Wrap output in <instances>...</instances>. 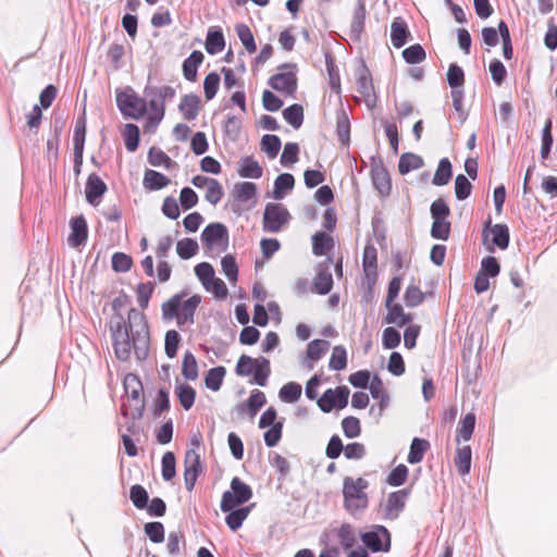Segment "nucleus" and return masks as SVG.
Returning <instances> with one entry per match:
<instances>
[{"instance_id":"30","label":"nucleus","mask_w":557,"mask_h":557,"mask_svg":"<svg viewBox=\"0 0 557 557\" xmlns=\"http://www.w3.org/2000/svg\"><path fill=\"white\" fill-rule=\"evenodd\" d=\"M453 176L451 163L448 158L440 160L437 169L432 180V184L435 186L447 185Z\"/></svg>"},{"instance_id":"41","label":"nucleus","mask_w":557,"mask_h":557,"mask_svg":"<svg viewBox=\"0 0 557 557\" xmlns=\"http://www.w3.org/2000/svg\"><path fill=\"white\" fill-rule=\"evenodd\" d=\"M284 120L292 125L295 129H298L304 122V108L298 103H294L283 111Z\"/></svg>"},{"instance_id":"37","label":"nucleus","mask_w":557,"mask_h":557,"mask_svg":"<svg viewBox=\"0 0 557 557\" xmlns=\"http://www.w3.org/2000/svg\"><path fill=\"white\" fill-rule=\"evenodd\" d=\"M336 133L343 145H348L350 140V121L345 110H341L336 116Z\"/></svg>"},{"instance_id":"17","label":"nucleus","mask_w":557,"mask_h":557,"mask_svg":"<svg viewBox=\"0 0 557 557\" xmlns=\"http://www.w3.org/2000/svg\"><path fill=\"white\" fill-rule=\"evenodd\" d=\"M268 84L276 91L293 96L297 90V77L294 72L277 73L272 75Z\"/></svg>"},{"instance_id":"60","label":"nucleus","mask_w":557,"mask_h":557,"mask_svg":"<svg viewBox=\"0 0 557 557\" xmlns=\"http://www.w3.org/2000/svg\"><path fill=\"white\" fill-rule=\"evenodd\" d=\"M181 343V335L175 330H169L165 333L164 350L169 358H174L177 354L178 345Z\"/></svg>"},{"instance_id":"1","label":"nucleus","mask_w":557,"mask_h":557,"mask_svg":"<svg viewBox=\"0 0 557 557\" xmlns=\"http://www.w3.org/2000/svg\"><path fill=\"white\" fill-rule=\"evenodd\" d=\"M128 301L127 295H120L112 301V309L115 313L109 327L114 355L120 361H127L134 350L136 359L143 361L149 354V326L145 314L136 308H131L127 320L124 319L120 311Z\"/></svg>"},{"instance_id":"43","label":"nucleus","mask_w":557,"mask_h":557,"mask_svg":"<svg viewBox=\"0 0 557 557\" xmlns=\"http://www.w3.org/2000/svg\"><path fill=\"white\" fill-rule=\"evenodd\" d=\"M492 242L499 249H506L509 245L510 235L506 224H495L491 227Z\"/></svg>"},{"instance_id":"62","label":"nucleus","mask_w":557,"mask_h":557,"mask_svg":"<svg viewBox=\"0 0 557 557\" xmlns=\"http://www.w3.org/2000/svg\"><path fill=\"white\" fill-rule=\"evenodd\" d=\"M175 455L166 451L162 457V478L164 481H171L176 474Z\"/></svg>"},{"instance_id":"22","label":"nucleus","mask_w":557,"mask_h":557,"mask_svg":"<svg viewBox=\"0 0 557 557\" xmlns=\"http://www.w3.org/2000/svg\"><path fill=\"white\" fill-rule=\"evenodd\" d=\"M330 342L325 339H313L308 344L307 347V358L308 361H304V366L312 370L313 369V362L320 360L330 349Z\"/></svg>"},{"instance_id":"32","label":"nucleus","mask_w":557,"mask_h":557,"mask_svg":"<svg viewBox=\"0 0 557 557\" xmlns=\"http://www.w3.org/2000/svg\"><path fill=\"white\" fill-rule=\"evenodd\" d=\"M455 466L460 475H466L471 469V447L466 445L456 450Z\"/></svg>"},{"instance_id":"49","label":"nucleus","mask_w":557,"mask_h":557,"mask_svg":"<svg viewBox=\"0 0 557 557\" xmlns=\"http://www.w3.org/2000/svg\"><path fill=\"white\" fill-rule=\"evenodd\" d=\"M447 82L451 87V90H462L461 87L465 84V73L456 63H451L448 67Z\"/></svg>"},{"instance_id":"24","label":"nucleus","mask_w":557,"mask_h":557,"mask_svg":"<svg viewBox=\"0 0 557 557\" xmlns=\"http://www.w3.org/2000/svg\"><path fill=\"white\" fill-rule=\"evenodd\" d=\"M205 57L201 51H193L183 62V75L186 81L195 82L197 78L198 66L202 63Z\"/></svg>"},{"instance_id":"63","label":"nucleus","mask_w":557,"mask_h":557,"mask_svg":"<svg viewBox=\"0 0 557 557\" xmlns=\"http://www.w3.org/2000/svg\"><path fill=\"white\" fill-rule=\"evenodd\" d=\"M472 190V184L470 181L463 175L459 174L455 180V194L458 200L467 199Z\"/></svg>"},{"instance_id":"3","label":"nucleus","mask_w":557,"mask_h":557,"mask_svg":"<svg viewBox=\"0 0 557 557\" xmlns=\"http://www.w3.org/2000/svg\"><path fill=\"white\" fill-rule=\"evenodd\" d=\"M235 372L238 376H248L253 373L251 383L265 386L271 374L270 361L263 357L251 358L250 356L242 355L237 361Z\"/></svg>"},{"instance_id":"12","label":"nucleus","mask_w":557,"mask_h":557,"mask_svg":"<svg viewBox=\"0 0 557 557\" xmlns=\"http://www.w3.org/2000/svg\"><path fill=\"white\" fill-rule=\"evenodd\" d=\"M409 495V488H403L388 494L385 503L381 505L383 519L396 520L405 509Z\"/></svg>"},{"instance_id":"7","label":"nucleus","mask_w":557,"mask_h":557,"mask_svg":"<svg viewBox=\"0 0 557 557\" xmlns=\"http://www.w3.org/2000/svg\"><path fill=\"white\" fill-rule=\"evenodd\" d=\"M116 104L124 116L135 120H138L141 116H144L147 111L146 98L139 97L134 91L116 92Z\"/></svg>"},{"instance_id":"45","label":"nucleus","mask_w":557,"mask_h":557,"mask_svg":"<svg viewBox=\"0 0 557 557\" xmlns=\"http://www.w3.org/2000/svg\"><path fill=\"white\" fill-rule=\"evenodd\" d=\"M182 374L186 380L195 381L198 377V363L190 351H186L182 362Z\"/></svg>"},{"instance_id":"55","label":"nucleus","mask_w":557,"mask_h":557,"mask_svg":"<svg viewBox=\"0 0 557 557\" xmlns=\"http://www.w3.org/2000/svg\"><path fill=\"white\" fill-rule=\"evenodd\" d=\"M195 274L201 282L202 286L210 290V281L214 277V269L208 262H201L195 267Z\"/></svg>"},{"instance_id":"53","label":"nucleus","mask_w":557,"mask_h":557,"mask_svg":"<svg viewBox=\"0 0 557 557\" xmlns=\"http://www.w3.org/2000/svg\"><path fill=\"white\" fill-rule=\"evenodd\" d=\"M403 58L409 64H419L425 60L426 54L420 44H414L403 51Z\"/></svg>"},{"instance_id":"38","label":"nucleus","mask_w":557,"mask_h":557,"mask_svg":"<svg viewBox=\"0 0 557 557\" xmlns=\"http://www.w3.org/2000/svg\"><path fill=\"white\" fill-rule=\"evenodd\" d=\"M250 508H251L250 506H247V507H242V508H237V509L234 508L231 511H227L228 515L225 517V522H226L227 527L232 531L238 530L243 525V522L249 516Z\"/></svg>"},{"instance_id":"57","label":"nucleus","mask_w":557,"mask_h":557,"mask_svg":"<svg viewBox=\"0 0 557 557\" xmlns=\"http://www.w3.org/2000/svg\"><path fill=\"white\" fill-rule=\"evenodd\" d=\"M257 194V186L251 182H243L235 185V197L240 202H246Z\"/></svg>"},{"instance_id":"14","label":"nucleus","mask_w":557,"mask_h":557,"mask_svg":"<svg viewBox=\"0 0 557 557\" xmlns=\"http://www.w3.org/2000/svg\"><path fill=\"white\" fill-rule=\"evenodd\" d=\"M184 483L187 491L191 492L197 482L200 469V456L195 449H188L184 460Z\"/></svg>"},{"instance_id":"19","label":"nucleus","mask_w":557,"mask_h":557,"mask_svg":"<svg viewBox=\"0 0 557 557\" xmlns=\"http://www.w3.org/2000/svg\"><path fill=\"white\" fill-rule=\"evenodd\" d=\"M71 233L69 235V245L77 248L85 244L88 236V226L86 219L83 215L71 219L70 221Z\"/></svg>"},{"instance_id":"5","label":"nucleus","mask_w":557,"mask_h":557,"mask_svg":"<svg viewBox=\"0 0 557 557\" xmlns=\"http://www.w3.org/2000/svg\"><path fill=\"white\" fill-rule=\"evenodd\" d=\"M430 213L433 220L431 226V236L434 239L447 240L450 235L451 224L448 221L450 215V209L446 201L442 198H437L431 203Z\"/></svg>"},{"instance_id":"36","label":"nucleus","mask_w":557,"mask_h":557,"mask_svg":"<svg viewBox=\"0 0 557 557\" xmlns=\"http://www.w3.org/2000/svg\"><path fill=\"white\" fill-rule=\"evenodd\" d=\"M430 447V443L426 440L414 437L411 442L407 461L411 465L419 463L422 461L424 453Z\"/></svg>"},{"instance_id":"18","label":"nucleus","mask_w":557,"mask_h":557,"mask_svg":"<svg viewBox=\"0 0 557 557\" xmlns=\"http://www.w3.org/2000/svg\"><path fill=\"white\" fill-rule=\"evenodd\" d=\"M108 187L106 183L96 173H91L87 177L85 195L86 200L91 206H98L100 198L104 195Z\"/></svg>"},{"instance_id":"9","label":"nucleus","mask_w":557,"mask_h":557,"mask_svg":"<svg viewBox=\"0 0 557 557\" xmlns=\"http://www.w3.org/2000/svg\"><path fill=\"white\" fill-rule=\"evenodd\" d=\"M362 543L373 553L391 549V533L383 525H373L370 531L360 535Z\"/></svg>"},{"instance_id":"21","label":"nucleus","mask_w":557,"mask_h":557,"mask_svg":"<svg viewBox=\"0 0 557 557\" xmlns=\"http://www.w3.org/2000/svg\"><path fill=\"white\" fill-rule=\"evenodd\" d=\"M201 108V99L196 94L184 95L178 104V110L187 121L195 120Z\"/></svg>"},{"instance_id":"26","label":"nucleus","mask_w":557,"mask_h":557,"mask_svg":"<svg viewBox=\"0 0 557 557\" xmlns=\"http://www.w3.org/2000/svg\"><path fill=\"white\" fill-rule=\"evenodd\" d=\"M386 308L388 309V313L384 319L386 323L401 327L412 321L411 314L405 313L399 304L392 302L391 306H386Z\"/></svg>"},{"instance_id":"64","label":"nucleus","mask_w":557,"mask_h":557,"mask_svg":"<svg viewBox=\"0 0 557 557\" xmlns=\"http://www.w3.org/2000/svg\"><path fill=\"white\" fill-rule=\"evenodd\" d=\"M404 300L407 307L414 308L424 300V295L416 285H409L404 294Z\"/></svg>"},{"instance_id":"27","label":"nucleus","mask_w":557,"mask_h":557,"mask_svg":"<svg viewBox=\"0 0 557 557\" xmlns=\"http://www.w3.org/2000/svg\"><path fill=\"white\" fill-rule=\"evenodd\" d=\"M367 10L364 0H358L354 10L352 20L350 23V33L354 37L358 38L364 28Z\"/></svg>"},{"instance_id":"54","label":"nucleus","mask_w":557,"mask_h":557,"mask_svg":"<svg viewBox=\"0 0 557 557\" xmlns=\"http://www.w3.org/2000/svg\"><path fill=\"white\" fill-rule=\"evenodd\" d=\"M129 498L133 505L138 509H144L148 506L149 495L144 486L135 484L129 490Z\"/></svg>"},{"instance_id":"39","label":"nucleus","mask_w":557,"mask_h":557,"mask_svg":"<svg viewBox=\"0 0 557 557\" xmlns=\"http://www.w3.org/2000/svg\"><path fill=\"white\" fill-rule=\"evenodd\" d=\"M226 370L224 367L219 366L210 369L205 376L206 387L216 392L221 388Z\"/></svg>"},{"instance_id":"2","label":"nucleus","mask_w":557,"mask_h":557,"mask_svg":"<svg viewBox=\"0 0 557 557\" xmlns=\"http://www.w3.org/2000/svg\"><path fill=\"white\" fill-rule=\"evenodd\" d=\"M175 89L171 86H153L147 85L144 89V95L147 100V106L151 111L148 117V123L157 126L164 117L166 100H172L175 97Z\"/></svg>"},{"instance_id":"8","label":"nucleus","mask_w":557,"mask_h":557,"mask_svg":"<svg viewBox=\"0 0 557 557\" xmlns=\"http://www.w3.org/2000/svg\"><path fill=\"white\" fill-rule=\"evenodd\" d=\"M289 219L290 214L282 203L269 202L263 212V230L270 233H278L288 223Z\"/></svg>"},{"instance_id":"34","label":"nucleus","mask_w":557,"mask_h":557,"mask_svg":"<svg viewBox=\"0 0 557 557\" xmlns=\"http://www.w3.org/2000/svg\"><path fill=\"white\" fill-rule=\"evenodd\" d=\"M206 51L209 54H216L225 47V39L221 29L209 30L206 38Z\"/></svg>"},{"instance_id":"33","label":"nucleus","mask_w":557,"mask_h":557,"mask_svg":"<svg viewBox=\"0 0 557 557\" xmlns=\"http://www.w3.org/2000/svg\"><path fill=\"white\" fill-rule=\"evenodd\" d=\"M475 414L473 412L467 413L459 422L457 428V442L460 440L469 441L472 437L475 428Z\"/></svg>"},{"instance_id":"28","label":"nucleus","mask_w":557,"mask_h":557,"mask_svg":"<svg viewBox=\"0 0 557 557\" xmlns=\"http://www.w3.org/2000/svg\"><path fill=\"white\" fill-rule=\"evenodd\" d=\"M295 178L289 173L280 174L274 181L273 198L281 200L285 194L294 188Z\"/></svg>"},{"instance_id":"31","label":"nucleus","mask_w":557,"mask_h":557,"mask_svg":"<svg viewBox=\"0 0 557 557\" xmlns=\"http://www.w3.org/2000/svg\"><path fill=\"white\" fill-rule=\"evenodd\" d=\"M262 168L260 166L259 162L256 161L252 157L242 158L240 169L238 170V174L242 177L260 178L262 176Z\"/></svg>"},{"instance_id":"29","label":"nucleus","mask_w":557,"mask_h":557,"mask_svg":"<svg viewBox=\"0 0 557 557\" xmlns=\"http://www.w3.org/2000/svg\"><path fill=\"white\" fill-rule=\"evenodd\" d=\"M334 247L333 238L323 232L312 236V252L315 256H324Z\"/></svg>"},{"instance_id":"46","label":"nucleus","mask_w":557,"mask_h":557,"mask_svg":"<svg viewBox=\"0 0 557 557\" xmlns=\"http://www.w3.org/2000/svg\"><path fill=\"white\" fill-rule=\"evenodd\" d=\"M302 387L296 382H288L280 389L278 396L285 403H296L301 396Z\"/></svg>"},{"instance_id":"11","label":"nucleus","mask_w":557,"mask_h":557,"mask_svg":"<svg viewBox=\"0 0 557 557\" xmlns=\"http://www.w3.org/2000/svg\"><path fill=\"white\" fill-rule=\"evenodd\" d=\"M349 388L345 385L338 386L335 389H326L318 399V406L321 411L327 413L333 408L344 409L348 404Z\"/></svg>"},{"instance_id":"59","label":"nucleus","mask_w":557,"mask_h":557,"mask_svg":"<svg viewBox=\"0 0 557 557\" xmlns=\"http://www.w3.org/2000/svg\"><path fill=\"white\" fill-rule=\"evenodd\" d=\"M265 403L267 398L264 393L259 389H253L247 400L248 413L255 417Z\"/></svg>"},{"instance_id":"25","label":"nucleus","mask_w":557,"mask_h":557,"mask_svg":"<svg viewBox=\"0 0 557 557\" xmlns=\"http://www.w3.org/2000/svg\"><path fill=\"white\" fill-rule=\"evenodd\" d=\"M170 178L164 174L154 171L146 170L144 174L143 185L148 190H160L170 184Z\"/></svg>"},{"instance_id":"4","label":"nucleus","mask_w":557,"mask_h":557,"mask_svg":"<svg viewBox=\"0 0 557 557\" xmlns=\"http://www.w3.org/2000/svg\"><path fill=\"white\" fill-rule=\"evenodd\" d=\"M367 486L368 482L362 478H358L357 480L349 476L345 478L343 486L344 502L345 508L350 513L354 515L356 511L362 510L367 507L368 497L363 492Z\"/></svg>"},{"instance_id":"61","label":"nucleus","mask_w":557,"mask_h":557,"mask_svg":"<svg viewBox=\"0 0 557 557\" xmlns=\"http://www.w3.org/2000/svg\"><path fill=\"white\" fill-rule=\"evenodd\" d=\"M220 81V75L216 72H211L205 77L203 91L207 100H211L215 97Z\"/></svg>"},{"instance_id":"15","label":"nucleus","mask_w":557,"mask_h":557,"mask_svg":"<svg viewBox=\"0 0 557 557\" xmlns=\"http://www.w3.org/2000/svg\"><path fill=\"white\" fill-rule=\"evenodd\" d=\"M357 90L364 98L368 107L375 106L377 97L374 92L371 73L364 64L358 71Z\"/></svg>"},{"instance_id":"42","label":"nucleus","mask_w":557,"mask_h":557,"mask_svg":"<svg viewBox=\"0 0 557 557\" xmlns=\"http://www.w3.org/2000/svg\"><path fill=\"white\" fill-rule=\"evenodd\" d=\"M336 535L344 549L351 548L357 542L356 531L349 523H343L338 528Z\"/></svg>"},{"instance_id":"48","label":"nucleus","mask_w":557,"mask_h":557,"mask_svg":"<svg viewBox=\"0 0 557 557\" xmlns=\"http://www.w3.org/2000/svg\"><path fill=\"white\" fill-rule=\"evenodd\" d=\"M329 367L331 370L339 371L347 367V351L342 345H337L333 348Z\"/></svg>"},{"instance_id":"50","label":"nucleus","mask_w":557,"mask_h":557,"mask_svg":"<svg viewBox=\"0 0 557 557\" xmlns=\"http://www.w3.org/2000/svg\"><path fill=\"white\" fill-rule=\"evenodd\" d=\"M281 139L276 135H263L261 139V150L267 153L270 159H274L281 149Z\"/></svg>"},{"instance_id":"20","label":"nucleus","mask_w":557,"mask_h":557,"mask_svg":"<svg viewBox=\"0 0 557 557\" xmlns=\"http://www.w3.org/2000/svg\"><path fill=\"white\" fill-rule=\"evenodd\" d=\"M411 39V33L409 32L406 21L397 16L391 24V41L392 45L399 49L405 46Z\"/></svg>"},{"instance_id":"44","label":"nucleus","mask_w":557,"mask_h":557,"mask_svg":"<svg viewBox=\"0 0 557 557\" xmlns=\"http://www.w3.org/2000/svg\"><path fill=\"white\" fill-rule=\"evenodd\" d=\"M175 394L185 410H189L196 398L195 389L188 384H180L175 387Z\"/></svg>"},{"instance_id":"52","label":"nucleus","mask_w":557,"mask_h":557,"mask_svg":"<svg viewBox=\"0 0 557 557\" xmlns=\"http://www.w3.org/2000/svg\"><path fill=\"white\" fill-rule=\"evenodd\" d=\"M85 137H86V116H85V113H83V115L77 117V120L75 122V128H74V135H73L74 150H84Z\"/></svg>"},{"instance_id":"56","label":"nucleus","mask_w":557,"mask_h":557,"mask_svg":"<svg viewBox=\"0 0 557 557\" xmlns=\"http://www.w3.org/2000/svg\"><path fill=\"white\" fill-rule=\"evenodd\" d=\"M139 128L135 124H126L124 131L125 147L128 151L134 152L139 145Z\"/></svg>"},{"instance_id":"23","label":"nucleus","mask_w":557,"mask_h":557,"mask_svg":"<svg viewBox=\"0 0 557 557\" xmlns=\"http://www.w3.org/2000/svg\"><path fill=\"white\" fill-rule=\"evenodd\" d=\"M333 287V277L329 264H320L319 271L313 280V288L320 295H326Z\"/></svg>"},{"instance_id":"35","label":"nucleus","mask_w":557,"mask_h":557,"mask_svg":"<svg viewBox=\"0 0 557 557\" xmlns=\"http://www.w3.org/2000/svg\"><path fill=\"white\" fill-rule=\"evenodd\" d=\"M423 166V159L414 153L406 152L403 153L398 162V171L405 175L412 170H417Z\"/></svg>"},{"instance_id":"51","label":"nucleus","mask_w":557,"mask_h":557,"mask_svg":"<svg viewBox=\"0 0 557 557\" xmlns=\"http://www.w3.org/2000/svg\"><path fill=\"white\" fill-rule=\"evenodd\" d=\"M236 33L242 44L249 53H253L257 50V45L252 32L246 24L236 25Z\"/></svg>"},{"instance_id":"10","label":"nucleus","mask_w":557,"mask_h":557,"mask_svg":"<svg viewBox=\"0 0 557 557\" xmlns=\"http://www.w3.org/2000/svg\"><path fill=\"white\" fill-rule=\"evenodd\" d=\"M201 242L207 249H213L215 246L220 247L221 251L226 250L228 246V231L222 223H210L201 233Z\"/></svg>"},{"instance_id":"47","label":"nucleus","mask_w":557,"mask_h":557,"mask_svg":"<svg viewBox=\"0 0 557 557\" xmlns=\"http://www.w3.org/2000/svg\"><path fill=\"white\" fill-rule=\"evenodd\" d=\"M199 250L198 243L193 238H184L177 242L176 252L181 259L187 260L194 257Z\"/></svg>"},{"instance_id":"58","label":"nucleus","mask_w":557,"mask_h":557,"mask_svg":"<svg viewBox=\"0 0 557 557\" xmlns=\"http://www.w3.org/2000/svg\"><path fill=\"white\" fill-rule=\"evenodd\" d=\"M124 387L132 399L139 401L143 394V385L134 374H127L124 379Z\"/></svg>"},{"instance_id":"16","label":"nucleus","mask_w":557,"mask_h":557,"mask_svg":"<svg viewBox=\"0 0 557 557\" xmlns=\"http://www.w3.org/2000/svg\"><path fill=\"white\" fill-rule=\"evenodd\" d=\"M371 178L373 186L382 196H388L392 190V182L388 171L382 161H373L371 166Z\"/></svg>"},{"instance_id":"40","label":"nucleus","mask_w":557,"mask_h":557,"mask_svg":"<svg viewBox=\"0 0 557 557\" xmlns=\"http://www.w3.org/2000/svg\"><path fill=\"white\" fill-rule=\"evenodd\" d=\"M148 162L152 166H164L172 169L176 163L161 149L151 147L148 151Z\"/></svg>"},{"instance_id":"13","label":"nucleus","mask_w":557,"mask_h":557,"mask_svg":"<svg viewBox=\"0 0 557 557\" xmlns=\"http://www.w3.org/2000/svg\"><path fill=\"white\" fill-rule=\"evenodd\" d=\"M186 295L187 293L185 292L175 294L161 306L163 320L171 321L176 319V324L182 330L185 324H194L195 322V320L189 319L186 314L180 313L181 300H183V297Z\"/></svg>"},{"instance_id":"6","label":"nucleus","mask_w":557,"mask_h":557,"mask_svg":"<svg viewBox=\"0 0 557 557\" xmlns=\"http://www.w3.org/2000/svg\"><path fill=\"white\" fill-rule=\"evenodd\" d=\"M231 490L225 491L222 495L220 508L223 512L247 503L252 497L251 487L242 481L238 476H234L231 481Z\"/></svg>"}]
</instances>
